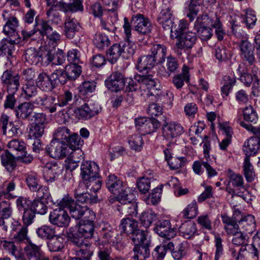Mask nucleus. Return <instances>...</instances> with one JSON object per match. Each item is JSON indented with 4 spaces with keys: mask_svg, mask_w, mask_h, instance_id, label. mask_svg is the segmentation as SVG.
<instances>
[{
    "mask_svg": "<svg viewBox=\"0 0 260 260\" xmlns=\"http://www.w3.org/2000/svg\"><path fill=\"white\" fill-rule=\"evenodd\" d=\"M123 28L126 39L124 42L120 43L122 57L125 59H129L135 54L136 49L135 43L129 40L131 37V26L126 17L124 18Z\"/></svg>",
    "mask_w": 260,
    "mask_h": 260,
    "instance_id": "obj_1",
    "label": "nucleus"
},
{
    "mask_svg": "<svg viewBox=\"0 0 260 260\" xmlns=\"http://www.w3.org/2000/svg\"><path fill=\"white\" fill-rule=\"evenodd\" d=\"M184 132L183 126L179 123L169 121L166 119L161 127L162 136L164 139L170 142Z\"/></svg>",
    "mask_w": 260,
    "mask_h": 260,
    "instance_id": "obj_2",
    "label": "nucleus"
},
{
    "mask_svg": "<svg viewBox=\"0 0 260 260\" xmlns=\"http://www.w3.org/2000/svg\"><path fill=\"white\" fill-rule=\"evenodd\" d=\"M46 152L55 159H61L66 157L69 153V146L64 142L52 141L45 148Z\"/></svg>",
    "mask_w": 260,
    "mask_h": 260,
    "instance_id": "obj_3",
    "label": "nucleus"
},
{
    "mask_svg": "<svg viewBox=\"0 0 260 260\" xmlns=\"http://www.w3.org/2000/svg\"><path fill=\"white\" fill-rule=\"evenodd\" d=\"M135 125L141 133L147 135L155 132L160 126V123L155 118L139 117L135 119Z\"/></svg>",
    "mask_w": 260,
    "mask_h": 260,
    "instance_id": "obj_4",
    "label": "nucleus"
},
{
    "mask_svg": "<svg viewBox=\"0 0 260 260\" xmlns=\"http://www.w3.org/2000/svg\"><path fill=\"white\" fill-rule=\"evenodd\" d=\"M134 29L138 33L147 35L150 33L152 26L150 20L141 14H137L134 15L132 18Z\"/></svg>",
    "mask_w": 260,
    "mask_h": 260,
    "instance_id": "obj_5",
    "label": "nucleus"
},
{
    "mask_svg": "<svg viewBox=\"0 0 260 260\" xmlns=\"http://www.w3.org/2000/svg\"><path fill=\"white\" fill-rule=\"evenodd\" d=\"M80 176L83 181L99 177V166L91 161H83L80 166Z\"/></svg>",
    "mask_w": 260,
    "mask_h": 260,
    "instance_id": "obj_6",
    "label": "nucleus"
},
{
    "mask_svg": "<svg viewBox=\"0 0 260 260\" xmlns=\"http://www.w3.org/2000/svg\"><path fill=\"white\" fill-rule=\"evenodd\" d=\"M240 56L243 61L249 65H253L256 61L254 56V47L247 39H242L239 43Z\"/></svg>",
    "mask_w": 260,
    "mask_h": 260,
    "instance_id": "obj_7",
    "label": "nucleus"
},
{
    "mask_svg": "<svg viewBox=\"0 0 260 260\" xmlns=\"http://www.w3.org/2000/svg\"><path fill=\"white\" fill-rule=\"evenodd\" d=\"M100 112L98 104L88 102L75 110V114L79 119H88L97 115Z\"/></svg>",
    "mask_w": 260,
    "mask_h": 260,
    "instance_id": "obj_8",
    "label": "nucleus"
},
{
    "mask_svg": "<svg viewBox=\"0 0 260 260\" xmlns=\"http://www.w3.org/2000/svg\"><path fill=\"white\" fill-rule=\"evenodd\" d=\"M49 221L58 227H67L70 222V217L64 209L57 208L50 212Z\"/></svg>",
    "mask_w": 260,
    "mask_h": 260,
    "instance_id": "obj_9",
    "label": "nucleus"
},
{
    "mask_svg": "<svg viewBox=\"0 0 260 260\" xmlns=\"http://www.w3.org/2000/svg\"><path fill=\"white\" fill-rule=\"evenodd\" d=\"M106 87L112 91L117 92L124 87V75L119 71H115L105 81Z\"/></svg>",
    "mask_w": 260,
    "mask_h": 260,
    "instance_id": "obj_10",
    "label": "nucleus"
},
{
    "mask_svg": "<svg viewBox=\"0 0 260 260\" xmlns=\"http://www.w3.org/2000/svg\"><path fill=\"white\" fill-rule=\"evenodd\" d=\"M154 231L159 236L168 240L174 238L176 234V230L171 228V223L168 220L158 221L154 228Z\"/></svg>",
    "mask_w": 260,
    "mask_h": 260,
    "instance_id": "obj_11",
    "label": "nucleus"
},
{
    "mask_svg": "<svg viewBox=\"0 0 260 260\" xmlns=\"http://www.w3.org/2000/svg\"><path fill=\"white\" fill-rule=\"evenodd\" d=\"M34 103L43 106L48 110L50 113H54L59 109V103L55 97L52 95L43 94L38 96Z\"/></svg>",
    "mask_w": 260,
    "mask_h": 260,
    "instance_id": "obj_12",
    "label": "nucleus"
},
{
    "mask_svg": "<svg viewBox=\"0 0 260 260\" xmlns=\"http://www.w3.org/2000/svg\"><path fill=\"white\" fill-rule=\"evenodd\" d=\"M44 177L48 182L56 180L61 174L62 169L55 161L47 163L44 167Z\"/></svg>",
    "mask_w": 260,
    "mask_h": 260,
    "instance_id": "obj_13",
    "label": "nucleus"
},
{
    "mask_svg": "<svg viewBox=\"0 0 260 260\" xmlns=\"http://www.w3.org/2000/svg\"><path fill=\"white\" fill-rule=\"evenodd\" d=\"M19 78L18 74L13 75L12 71L6 70L3 73L1 80L7 86L8 91L16 92L20 85Z\"/></svg>",
    "mask_w": 260,
    "mask_h": 260,
    "instance_id": "obj_14",
    "label": "nucleus"
},
{
    "mask_svg": "<svg viewBox=\"0 0 260 260\" xmlns=\"http://www.w3.org/2000/svg\"><path fill=\"white\" fill-rule=\"evenodd\" d=\"M172 17L171 8L166 5H163L157 16V21L162 25L164 30H169L173 22Z\"/></svg>",
    "mask_w": 260,
    "mask_h": 260,
    "instance_id": "obj_15",
    "label": "nucleus"
},
{
    "mask_svg": "<svg viewBox=\"0 0 260 260\" xmlns=\"http://www.w3.org/2000/svg\"><path fill=\"white\" fill-rule=\"evenodd\" d=\"M236 229L246 234H251L255 230V220L253 215H247L242 217L238 221Z\"/></svg>",
    "mask_w": 260,
    "mask_h": 260,
    "instance_id": "obj_16",
    "label": "nucleus"
},
{
    "mask_svg": "<svg viewBox=\"0 0 260 260\" xmlns=\"http://www.w3.org/2000/svg\"><path fill=\"white\" fill-rule=\"evenodd\" d=\"M36 82L37 86L45 92L52 91L56 87L50 75L45 72H42L38 75Z\"/></svg>",
    "mask_w": 260,
    "mask_h": 260,
    "instance_id": "obj_17",
    "label": "nucleus"
},
{
    "mask_svg": "<svg viewBox=\"0 0 260 260\" xmlns=\"http://www.w3.org/2000/svg\"><path fill=\"white\" fill-rule=\"evenodd\" d=\"M82 0H70L69 3H66L62 1L56 3L55 7L58 10L66 12H82L83 11Z\"/></svg>",
    "mask_w": 260,
    "mask_h": 260,
    "instance_id": "obj_18",
    "label": "nucleus"
},
{
    "mask_svg": "<svg viewBox=\"0 0 260 260\" xmlns=\"http://www.w3.org/2000/svg\"><path fill=\"white\" fill-rule=\"evenodd\" d=\"M245 143L243 151L246 157L255 155L260 151V135H254Z\"/></svg>",
    "mask_w": 260,
    "mask_h": 260,
    "instance_id": "obj_19",
    "label": "nucleus"
},
{
    "mask_svg": "<svg viewBox=\"0 0 260 260\" xmlns=\"http://www.w3.org/2000/svg\"><path fill=\"white\" fill-rule=\"evenodd\" d=\"M27 260H49L45 256L38 246L30 242L24 248Z\"/></svg>",
    "mask_w": 260,
    "mask_h": 260,
    "instance_id": "obj_20",
    "label": "nucleus"
},
{
    "mask_svg": "<svg viewBox=\"0 0 260 260\" xmlns=\"http://www.w3.org/2000/svg\"><path fill=\"white\" fill-rule=\"evenodd\" d=\"M258 252L250 244L242 246L236 256V260H258Z\"/></svg>",
    "mask_w": 260,
    "mask_h": 260,
    "instance_id": "obj_21",
    "label": "nucleus"
},
{
    "mask_svg": "<svg viewBox=\"0 0 260 260\" xmlns=\"http://www.w3.org/2000/svg\"><path fill=\"white\" fill-rule=\"evenodd\" d=\"M13 209L9 201H3L0 203V226L7 231L8 226L5 224V220L11 217Z\"/></svg>",
    "mask_w": 260,
    "mask_h": 260,
    "instance_id": "obj_22",
    "label": "nucleus"
},
{
    "mask_svg": "<svg viewBox=\"0 0 260 260\" xmlns=\"http://www.w3.org/2000/svg\"><path fill=\"white\" fill-rule=\"evenodd\" d=\"M72 150L66 160L68 169L71 171L74 170L78 166V163L84 161L83 153L80 149Z\"/></svg>",
    "mask_w": 260,
    "mask_h": 260,
    "instance_id": "obj_23",
    "label": "nucleus"
},
{
    "mask_svg": "<svg viewBox=\"0 0 260 260\" xmlns=\"http://www.w3.org/2000/svg\"><path fill=\"white\" fill-rule=\"evenodd\" d=\"M64 32L66 37L69 39H73L80 28V24L73 18L68 17L65 20Z\"/></svg>",
    "mask_w": 260,
    "mask_h": 260,
    "instance_id": "obj_24",
    "label": "nucleus"
},
{
    "mask_svg": "<svg viewBox=\"0 0 260 260\" xmlns=\"http://www.w3.org/2000/svg\"><path fill=\"white\" fill-rule=\"evenodd\" d=\"M197 37L195 32L188 31L182 32L181 36L178 39V46L185 47L187 49H191L195 44Z\"/></svg>",
    "mask_w": 260,
    "mask_h": 260,
    "instance_id": "obj_25",
    "label": "nucleus"
},
{
    "mask_svg": "<svg viewBox=\"0 0 260 260\" xmlns=\"http://www.w3.org/2000/svg\"><path fill=\"white\" fill-rule=\"evenodd\" d=\"M34 102H24L19 104L15 109L16 117L22 119H29L30 116L34 110Z\"/></svg>",
    "mask_w": 260,
    "mask_h": 260,
    "instance_id": "obj_26",
    "label": "nucleus"
},
{
    "mask_svg": "<svg viewBox=\"0 0 260 260\" xmlns=\"http://www.w3.org/2000/svg\"><path fill=\"white\" fill-rule=\"evenodd\" d=\"M180 235L185 239H189L197 234L196 223L192 221H187L182 223L179 228Z\"/></svg>",
    "mask_w": 260,
    "mask_h": 260,
    "instance_id": "obj_27",
    "label": "nucleus"
},
{
    "mask_svg": "<svg viewBox=\"0 0 260 260\" xmlns=\"http://www.w3.org/2000/svg\"><path fill=\"white\" fill-rule=\"evenodd\" d=\"M106 185L108 189L114 194L119 192L123 186L122 181L114 174H110L107 177Z\"/></svg>",
    "mask_w": 260,
    "mask_h": 260,
    "instance_id": "obj_28",
    "label": "nucleus"
},
{
    "mask_svg": "<svg viewBox=\"0 0 260 260\" xmlns=\"http://www.w3.org/2000/svg\"><path fill=\"white\" fill-rule=\"evenodd\" d=\"M156 63L150 54L141 56L137 60L136 68L140 72L152 69Z\"/></svg>",
    "mask_w": 260,
    "mask_h": 260,
    "instance_id": "obj_29",
    "label": "nucleus"
},
{
    "mask_svg": "<svg viewBox=\"0 0 260 260\" xmlns=\"http://www.w3.org/2000/svg\"><path fill=\"white\" fill-rule=\"evenodd\" d=\"M151 56L157 63H162L165 60L167 48L162 44H154L150 49Z\"/></svg>",
    "mask_w": 260,
    "mask_h": 260,
    "instance_id": "obj_30",
    "label": "nucleus"
},
{
    "mask_svg": "<svg viewBox=\"0 0 260 260\" xmlns=\"http://www.w3.org/2000/svg\"><path fill=\"white\" fill-rule=\"evenodd\" d=\"M15 41L9 37L2 39L0 42V56H12L15 49Z\"/></svg>",
    "mask_w": 260,
    "mask_h": 260,
    "instance_id": "obj_31",
    "label": "nucleus"
},
{
    "mask_svg": "<svg viewBox=\"0 0 260 260\" xmlns=\"http://www.w3.org/2000/svg\"><path fill=\"white\" fill-rule=\"evenodd\" d=\"M166 70H159V74L164 77H169L172 73H175L179 67L177 60L172 55H169L166 58L165 63Z\"/></svg>",
    "mask_w": 260,
    "mask_h": 260,
    "instance_id": "obj_32",
    "label": "nucleus"
},
{
    "mask_svg": "<svg viewBox=\"0 0 260 260\" xmlns=\"http://www.w3.org/2000/svg\"><path fill=\"white\" fill-rule=\"evenodd\" d=\"M156 219V214L152 210L148 209L143 211L140 214L139 220L142 226L148 228Z\"/></svg>",
    "mask_w": 260,
    "mask_h": 260,
    "instance_id": "obj_33",
    "label": "nucleus"
},
{
    "mask_svg": "<svg viewBox=\"0 0 260 260\" xmlns=\"http://www.w3.org/2000/svg\"><path fill=\"white\" fill-rule=\"evenodd\" d=\"M18 26V21L14 16L10 17L6 21L3 27V32L8 36L13 37L17 34V29Z\"/></svg>",
    "mask_w": 260,
    "mask_h": 260,
    "instance_id": "obj_34",
    "label": "nucleus"
},
{
    "mask_svg": "<svg viewBox=\"0 0 260 260\" xmlns=\"http://www.w3.org/2000/svg\"><path fill=\"white\" fill-rule=\"evenodd\" d=\"M2 165L9 172H12L16 167L14 156L8 150H5L1 154Z\"/></svg>",
    "mask_w": 260,
    "mask_h": 260,
    "instance_id": "obj_35",
    "label": "nucleus"
},
{
    "mask_svg": "<svg viewBox=\"0 0 260 260\" xmlns=\"http://www.w3.org/2000/svg\"><path fill=\"white\" fill-rule=\"evenodd\" d=\"M135 79L136 81L146 87L148 89H150L155 91L154 88L156 86V80L151 74L146 75H137L135 76Z\"/></svg>",
    "mask_w": 260,
    "mask_h": 260,
    "instance_id": "obj_36",
    "label": "nucleus"
},
{
    "mask_svg": "<svg viewBox=\"0 0 260 260\" xmlns=\"http://www.w3.org/2000/svg\"><path fill=\"white\" fill-rule=\"evenodd\" d=\"M189 81L188 69L185 66L182 68V72L175 76L172 79V82L177 89L181 88L184 82L188 83Z\"/></svg>",
    "mask_w": 260,
    "mask_h": 260,
    "instance_id": "obj_37",
    "label": "nucleus"
},
{
    "mask_svg": "<svg viewBox=\"0 0 260 260\" xmlns=\"http://www.w3.org/2000/svg\"><path fill=\"white\" fill-rule=\"evenodd\" d=\"M149 245H135L133 248L134 255L132 258L134 260H145L150 255Z\"/></svg>",
    "mask_w": 260,
    "mask_h": 260,
    "instance_id": "obj_38",
    "label": "nucleus"
},
{
    "mask_svg": "<svg viewBox=\"0 0 260 260\" xmlns=\"http://www.w3.org/2000/svg\"><path fill=\"white\" fill-rule=\"evenodd\" d=\"M120 228L126 234L133 235L138 229V223L135 220L129 218H123L121 221Z\"/></svg>",
    "mask_w": 260,
    "mask_h": 260,
    "instance_id": "obj_39",
    "label": "nucleus"
},
{
    "mask_svg": "<svg viewBox=\"0 0 260 260\" xmlns=\"http://www.w3.org/2000/svg\"><path fill=\"white\" fill-rule=\"evenodd\" d=\"M132 240L135 245H150V240L148 237L147 231L138 229L132 235Z\"/></svg>",
    "mask_w": 260,
    "mask_h": 260,
    "instance_id": "obj_40",
    "label": "nucleus"
},
{
    "mask_svg": "<svg viewBox=\"0 0 260 260\" xmlns=\"http://www.w3.org/2000/svg\"><path fill=\"white\" fill-rule=\"evenodd\" d=\"M236 82V78L233 76H224L223 77L221 84V92L222 95L228 96L230 92L232 90L233 87Z\"/></svg>",
    "mask_w": 260,
    "mask_h": 260,
    "instance_id": "obj_41",
    "label": "nucleus"
},
{
    "mask_svg": "<svg viewBox=\"0 0 260 260\" xmlns=\"http://www.w3.org/2000/svg\"><path fill=\"white\" fill-rule=\"evenodd\" d=\"M116 199L120 204H125L133 200L135 195L133 193L132 189L129 187H122L117 194H115Z\"/></svg>",
    "mask_w": 260,
    "mask_h": 260,
    "instance_id": "obj_42",
    "label": "nucleus"
},
{
    "mask_svg": "<svg viewBox=\"0 0 260 260\" xmlns=\"http://www.w3.org/2000/svg\"><path fill=\"white\" fill-rule=\"evenodd\" d=\"M36 233L39 237L45 240H50L56 236L55 228L48 225H43L38 228Z\"/></svg>",
    "mask_w": 260,
    "mask_h": 260,
    "instance_id": "obj_43",
    "label": "nucleus"
},
{
    "mask_svg": "<svg viewBox=\"0 0 260 260\" xmlns=\"http://www.w3.org/2000/svg\"><path fill=\"white\" fill-rule=\"evenodd\" d=\"M244 119L248 122L255 124L258 120V116L256 110L251 105H249L242 110Z\"/></svg>",
    "mask_w": 260,
    "mask_h": 260,
    "instance_id": "obj_44",
    "label": "nucleus"
},
{
    "mask_svg": "<svg viewBox=\"0 0 260 260\" xmlns=\"http://www.w3.org/2000/svg\"><path fill=\"white\" fill-rule=\"evenodd\" d=\"M235 232L233 234H228L229 235H233V238L232 242L233 244L237 246H245L248 245V240L249 239L247 234L241 232L240 230L236 229Z\"/></svg>",
    "mask_w": 260,
    "mask_h": 260,
    "instance_id": "obj_45",
    "label": "nucleus"
},
{
    "mask_svg": "<svg viewBox=\"0 0 260 260\" xmlns=\"http://www.w3.org/2000/svg\"><path fill=\"white\" fill-rule=\"evenodd\" d=\"M49 250L52 252L61 251L64 246V239L61 237L55 236L52 238L47 243Z\"/></svg>",
    "mask_w": 260,
    "mask_h": 260,
    "instance_id": "obj_46",
    "label": "nucleus"
},
{
    "mask_svg": "<svg viewBox=\"0 0 260 260\" xmlns=\"http://www.w3.org/2000/svg\"><path fill=\"white\" fill-rule=\"evenodd\" d=\"M39 62L44 66H48L53 60V50L48 47H42L39 50Z\"/></svg>",
    "mask_w": 260,
    "mask_h": 260,
    "instance_id": "obj_47",
    "label": "nucleus"
},
{
    "mask_svg": "<svg viewBox=\"0 0 260 260\" xmlns=\"http://www.w3.org/2000/svg\"><path fill=\"white\" fill-rule=\"evenodd\" d=\"M120 44H115L109 49L107 52L108 60L112 64L115 63L122 56Z\"/></svg>",
    "mask_w": 260,
    "mask_h": 260,
    "instance_id": "obj_48",
    "label": "nucleus"
},
{
    "mask_svg": "<svg viewBox=\"0 0 260 260\" xmlns=\"http://www.w3.org/2000/svg\"><path fill=\"white\" fill-rule=\"evenodd\" d=\"M243 168L247 181L249 182L253 181L255 177V173L248 157H245Z\"/></svg>",
    "mask_w": 260,
    "mask_h": 260,
    "instance_id": "obj_49",
    "label": "nucleus"
},
{
    "mask_svg": "<svg viewBox=\"0 0 260 260\" xmlns=\"http://www.w3.org/2000/svg\"><path fill=\"white\" fill-rule=\"evenodd\" d=\"M24 56L26 61L29 64L37 65L39 62V51L38 52L35 48L27 49Z\"/></svg>",
    "mask_w": 260,
    "mask_h": 260,
    "instance_id": "obj_50",
    "label": "nucleus"
},
{
    "mask_svg": "<svg viewBox=\"0 0 260 260\" xmlns=\"http://www.w3.org/2000/svg\"><path fill=\"white\" fill-rule=\"evenodd\" d=\"M65 70L68 79L75 80L81 73V67L79 64H70L66 66Z\"/></svg>",
    "mask_w": 260,
    "mask_h": 260,
    "instance_id": "obj_51",
    "label": "nucleus"
},
{
    "mask_svg": "<svg viewBox=\"0 0 260 260\" xmlns=\"http://www.w3.org/2000/svg\"><path fill=\"white\" fill-rule=\"evenodd\" d=\"M50 76L55 84L56 87L57 86L59 83L61 84H65L68 79L66 70L60 68L54 70L50 75Z\"/></svg>",
    "mask_w": 260,
    "mask_h": 260,
    "instance_id": "obj_52",
    "label": "nucleus"
},
{
    "mask_svg": "<svg viewBox=\"0 0 260 260\" xmlns=\"http://www.w3.org/2000/svg\"><path fill=\"white\" fill-rule=\"evenodd\" d=\"M78 231L85 239L90 238L94 232V223H79Z\"/></svg>",
    "mask_w": 260,
    "mask_h": 260,
    "instance_id": "obj_53",
    "label": "nucleus"
},
{
    "mask_svg": "<svg viewBox=\"0 0 260 260\" xmlns=\"http://www.w3.org/2000/svg\"><path fill=\"white\" fill-rule=\"evenodd\" d=\"M162 185L156 187L152 190L151 194L146 199L145 202L147 205H155L160 200L162 193Z\"/></svg>",
    "mask_w": 260,
    "mask_h": 260,
    "instance_id": "obj_54",
    "label": "nucleus"
},
{
    "mask_svg": "<svg viewBox=\"0 0 260 260\" xmlns=\"http://www.w3.org/2000/svg\"><path fill=\"white\" fill-rule=\"evenodd\" d=\"M182 216L185 218H193L198 214V207L197 202L194 200L182 212Z\"/></svg>",
    "mask_w": 260,
    "mask_h": 260,
    "instance_id": "obj_55",
    "label": "nucleus"
},
{
    "mask_svg": "<svg viewBox=\"0 0 260 260\" xmlns=\"http://www.w3.org/2000/svg\"><path fill=\"white\" fill-rule=\"evenodd\" d=\"M70 131L65 127H58L54 134V139L53 141L64 142L66 143L68 138L70 137Z\"/></svg>",
    "mask_w": 260,
    "mask_h": 260,
    "instance_id": "obj_56",
    "label": "nucleus"
},
{
    "mask_svg": "<svg viewBox=\"0 0 260 260\" xmlns=\"http://www.w3.org/2000/svg\"><path fill=\"white\" fill-rule=\"evenodd\" d=\"M149 95L154 96L157 102H161L163 104H171L174 99L173 94L169 91L166 93H156V94L153 93L152 91H150Z\"/></svg>",
    "mask_w": 260,
    "mask_h": 260,
    "instance_id": "obj_57",
    "label": "nucleus"
},
{
    "mask_svg": "<svg viewBox=\"0 0 260 260\" xmlns=\"http://www.w3.org/2000/svg\"><path fill=\"white\" fill-rule=\"evenodd\" d=\"M214 24V20L209 17L207 14H203L198 16L194 22V28H198L212 26Z\"/></svg>",
    "mask_w": 260,
    "mask_h": 260,
    "instance_id": "obj_58",
    "label": "nucleus"
},
{
    "mask_svg": "<svg viewBox=\"0 0 260 260\" xmlns=\"http://www.w3.org/2000/svg\"><path fill=\"white\" fill-rule=\"evenodd\" d=\"M237 71L240 75L239 79L241 82H242L244 85L247 87L250 86L256 75L255 74L251 75L246 71H244L243 70H241V67L240 66H239Z\"/></svg>",
    "mask_w": 260,
    "mask_h": 260,
    "instance_id": "obj_59",
    "label": "nucleus"
},
{
    "mask_svg": "<svg viewBox=\"0 0 260 260\" xmlns=\"http://www.w3.org/2000/svg\"><path fill=\"white\" fill-rule=\"evenodd\" d=\"M222 222L225 224L224 229L227 234L234 233L237 227V223L233 218L228 216L226 215H221Z\"/></svg>",
    "mask_w": 260,
    "mask_h": 260,
    "instance_id": "obj_60",
    "label": "nucleus"
},
{
    "mask_svg": "<svg viewBox=\"0 0 260 260\" xmlns=\"http://www.w3.org/2000/svg\"><path fill=\"white\" fill-rule=\"evenodd\" d=\"M74 198L78 202L88 204L96 203L98 201L96 194H92L88 192H85Z\"/></svg>",
    "mask_w": 260,
    "mask_h": 260,
    "instance_id": "obj_61",
    "label": "nucleus"
},
{
    "mask_svg": "<svg viewBox=\"0 0 260 260\" xmlns=\"http://www.w3.org/2000/svg\"><path fill=\"white\" fill-rule=\"evenodd\" d=\"M200 8L199 0H190L186 10L187 17L192 21L197 16Z\"/></svg>",
    "mask_w": 260,
    "mask_h": 260,
    "instance_id": "obj_62",
    "label": "nucleus"
},
{
    "mask_svg": "<svg viewBox=\"0 0 260 260\" xmlns=\"http://www.w3.org/2000/svg\"><path fill=\"white\" fill-rule=\"evenodd\" d=\"M25 181L28 187L31 191L37 190L40 185L39 179L35 173L27 174L26 176Z\"/></svg>",
    "mask_w": 260,
    "mask_h": 260,
    "instance_id": "obj_63",
    "label": "nucleus"
},
{
    "mask_svg": "<svg viewBox=\"0 0 260 260\" xmlns=\"http://www.w3.org/2000/svg\"><path fill=\"white\" fill-rule=\"evenodd\" d=\"M151 178L143 177L139 178L137 182L139 191L143 194L148 192L151 187Z\"/></svg>",
    "mask_w": 260,
    "mask_h": 260,
    "instance_id": "obj_64",
    "label": "nucleus"
}]
</instances>
